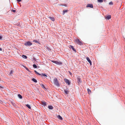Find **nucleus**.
Here are the masks:
<instances>
[{
  "label": "nucleus",
  "mask_w": 125,
  "mask_h": 125,
  "mask_svg": "<svg viewBox=\"0 0 125 125\" xmlns=\"http://www.w3.org/2000/svg\"><path fill=\"white\" fill-rule=\"evenodd\" d=\"M53 83L56 86H59V84L58 83V82L57 78H55L53 79Z\"/></svg>",
  "instance_id": "nucleus-1"
},
{
  "label": "nucleus",
  "mask_w": 125,
  "mask_h": 125,
  "mask_svg": "<svg viewBox=\"0 0 125 125\" xmlns=\"http://www.w3.org/2000/svg\"><path fill=\"white\" fill-rule=\"evenodd\" d=\"M75 43L80 45H82L83 43L81 41L79 40L78 39H77L74 40Z\"/></svg>",
  "instance_id": "nucleus-2"
},
{
  "label": "nucleus",
  "mask_w": 125,
  "mask_h": 125,
  "mask_svg": "<svg viewBox=\"0 0 125 125\" xmlns=\"http://www.w3.org/2000/svg\"><path fill=\"white\" fill-rule=\"evenodd\" d=\"M32 44V43L30 41H27L24 43V45L26 46H30Z\"/></svg>",
  "instance_id": "nucleus-3"
},
{
  "label": "nucleus",
  "mask_w": 125,
  "mask_h": 125,
  "mask_svg": "<svg viewBox=\"0 0 125 125\" xmlns=\"http://www.w3.org/2000/svg\"><path fill=\"white\" fill-rule=\"evenodd\" d=\"M64 82H65V83L67 84H68V85H70V82L69 80L67 79H64Z\"/></svg>",
  "instance_id": "nucleus-4"
},
{
  "label": "nucleus",
  "mask_w": 125,
  "mask_h": 125,
  "mask_svg": "<svg viewBox=\"0 0 125 125\" xmlns=\"http://www.w3.org/2000/svg\"><path fill=\"white\" fill-rule=\"evenodd\" d=\"M77 81L78 83L79 84L81 83L82 82V81H81V78L79 77L77 78Z\"/></svg>",
  "instance_id": "nucleus-5"
},
{
  "label": "nucleus",
  "mask_w": 125,
  "mask_h": 125,
  "mask_svg": "<svg viewBox=\"0 0 125 125\" xmlns=\"http://www.w3.org/2000/svg\"><path fill=\"white\" fill-rule=\"evenodd\" d=\"M86 59L90 63V65H92V62L90 60V59L88 57H87L86 58Z\"/></svg>",
  "instance_id": "nucleus-6"
},
{
  "label": "nucleus",
  "mask_w": 125,
  "mask_h": 125,
  "mask_svg": "<svg viewBox=\"0 0 125 125\" xmlns=\"http://www.w3.org/2000/svg\"><path fill=\"white\" fill-rule=\"evenodd\" d=\"M105 19L108 20L111 19V16L110 15H108L105 16Z\"/></svg>",
  "instance_id": "nucleus-7"
},
{
  "label": "nucleus",
  "mask_w": 125,
  "mask_h": 125,
  "mask_svg": "<svg viewBox=\"0 0 125 125\" xmlns=\"http://www.w3.org/2000/svg\"><path fill=\"white\" fill-rule=\"evenodd\" d=\"M86 7H89L91 8H93V6L92 4H88L86 6Z\"/></svg>",
  "instance_id": "nucleus-8"
},
{
  "label": "nucleus",
  "mask_w": 125,
  "mask_h": 125,
  "mask_svg": "<svg viewBox=\"0 0 125 125\" xmlns=\"http://www.w3.org/2000/svg\"><path fill=\"white\" fill-rule=\"evenodd\" d=\"M41 104L44 106H46L47 105V103L44 101H42Z\"/></svg>",
  "instance_id": "nucleus-9"
},
{
  "label": "nucleus",
  "mask_w": 125,
  "mask_h": 125,
  "mask_svg": "<svg viewBox=\"0 0 125 125\" xmlns=\"http://www.w3.org/2000/svg\"><path fill=\"white\" fill-rule=\"evenodd\" d=\"M48 18L52 21H55V19L53 17H49Z\"/></svg>",
  "instance_id": "nucleus-10"
},
{
  "label": "nucleus",
  "mask_w": 125,
  "mask_h": 125,
  "mask_svg": "<svg viewBox=\"0 0 125 125\" xmlns=\"http://www.w3.org/2000/svg\"><path fill=\"white\" fill-rule=\"evenodd\" d=\"M70 48H71L72 49L74 52H76V51L75 49L74 48V47L70 45Z\"/></svg>",
  "instance_id": "nucleus-11"
},
{
  "label": "nucleus",
  "mask_w": 125,
  "mask_h": 125,
  "mask_svg": "<svg viewBox=\"0 0 125 125\" xmlns=\"http://www.w3.org/2000/svg\"><path fill=\"white\" fill-rule=\"evenodd\" d=\"M62 62H60V61H57V64L58 65H61L62 64Z\"/></svg>",
  "instance_id": "nucleus-12"
},
{
  "label": "nucleus",
  "mask_w": 125,
  "mask_h": 125,
  "mask_svg": "<svg viewBox=\"0 0 125 125\" xmlns=\"http://www.w3.org/2000/svg\"><path fill=\"white\" fill-rule=\"evenodd\" d=\"M48 107L50 109H53V107L51 105H49Z\"/></svg>",
  "instance_id": "nucleus-13"
},
{
  "label": "nucleus",
  "mask_w": 125,
  "mask_h": 125,
  "mask_svg": "<svg viewBox=\"0 0 125 125\" xmlns=\"http://www.w3.org/2000/svg\"><path fill=\"white\" fill-rule=\"evenodd\" d=\"M64 92L65 94H69V91L67 90H64Z\"/></svg>",
  "instance_id": "nucleus-14"
},
{
  "label": "nucleus",
  "mask_w": 125,
  "mask_h": 125,
  "mask_svg": "<svg viewBox=\"0 0 125 125\" xmlns=\"http://www.w3.org/2000/svg\"><path fill=\"white\" fill-rule=\"evenodd\" d=\"M68 11V10H63V13L62 14L63 15H64L65 13L67 12Z\"/></svg>",
  "instance_id": "nucleus-15"
},
{
  "label": "nucleus",
  "mask_w": 125,
  "mask_h": 125,
  "mask_svg": "<svg viewBox=\"0 0 125 125\" xmlns=\"http://www.w3.org/2000/svg\"><path fill=\"white\" fill-rule=\"evenodd\" d=\"M26 105L29 109H31V107L30 105H29L28 104H27Z\"/></svg>",
  "instance_id": "nucleus-16"
},
{
  "label": "nucleus",
  "mask_w": 125,
  "mask_h": 125,
  "mask_svg": "<svg viewBox=\"0 0 125 125\" xmlns=\"http://www.w3.org/2000/svg\"><path fill=\"white\" fill-rule=\"evenodd\" d=\"M58 117L59 119H60L61 120H62V117L60 115H58Z\"/></svg>",
  "instance_id": "nucleus-17"
},
{
  "label": "nucleus",
  "mask_w": 125,
  "mask_h": 125,
  "mask_svg": "<svg viewBox=\"0 0 125 125\" xmlns=\"http://www.w3.org/2000/svg\"><path fill=\"white\" fill-rule=\"evenodd\" d=\"M32 81H33V82H34L35 83H37V80L36 79H35L34 78L32 79Z\"/></svg>",
  "instance_id": "nucleus-18"
},
{
  "label": "nucleus",
  "mask_w": 125,
  "mask_h": 125,
  "mask_svg": "<svg viewBox=\"0 0 125 125\" xmlns=\"http://www.w3.org/2000/svg\"><path fill=\"white\" fill-rule=\"evenodd\" d=\"M22 57L23 58L25 59H26L27 58V57L26 56L24 55H22Z\"/></svg>",
  "instance_id": "nucleus-19"
},
{
  "label": "nucleus",
  "mask_w": 125,
  "mask_h": 125,
  "mask_svg": "<svg viewBox=\"0 0 125 125\" xmlns=\"http://www.w3.org/2000/svg\"><path fill=\"white\" fill-rule=\"evenodd\" d=\"M18 96L20 99H22V96L20 94H18Z\"/></svg>",
  "instance_id": "nucleus-20"
},
{
  "label": "nucleus",
  "mask_w": 125,
  "mask_h": 125,
  "mask_svg": "<svg viewBox=\"0 0 125 125\" xmlns=\"http://www.w3.org/2000/svg\"><path fill=\"white\" fill-rule=\"evenodd\" d=\"M57 61H53V60L51 61V62H53V63H55V64H57Z\"/></svg>",
  "instance_id": "nucleus-21"
},
{
  "label": "nucleus",
  "mask_w": 125,
  "mask_h": 125,
  "mask_svg": "<svg viewBox=\"0 0 125 125\" xmlns=\"http://www.w3.org/2000/svg\"><path fill=\"white\" fill-rule=\"evenodd\" d=\"M33 67L35 68H37V65L35 64H33Z\"/></svg>",
  "instance_id": "nucleus-22"
},
{
  "label": "nucleus",
  "mask_w": 125,
  "mask_h": 125,
  "mask_svg": "<svg viewBox=\"0 0 125 125\" xmlns=\"http://www.w3.org/2000/svg\"><path fill=\"white\" fill-rule=\"evenodd\" d=\"M34 72L36 73H37L39 75H41V74L37 72L36 71L34 70Z\"/></svg>",
  "instance_id": "nucleus-23"
},
{
  "label": "nucleus",
  "mask_w": 125,
  "mask_h": 125,
  "mask_svg": "<svg viewBox=\"0 0 125 125\" xmlns=\"http://www.w3.org/2000/svg\"><path fill=\"white\" fill-rule=\"evenodd\" d=\"M97 0L98 2H102L103 1V0Z\"/></svg>",
  "instance_id": "nucleus-24"
},
{
  "label": "nucleus",
  "mask_w": 125,
  "mask_h": 125,
  "mask_svg": "<svg viewBox=\"0 0 125 125\" xmlns=\"http://www.w3.org/2000/svg\"><path fill=\"white\" fill-rule=\"evenodd\" d=\"M41 86L43 88H45V87H44V85L43 84H42L41 85Z\"/></svg>",
  "instance_id": "nucleus-25"
},
{
  "label": "nucleus",
  "mask_w": 125,
  "mask_h": 125,
  "mask_svg": "<svg viewBox=\"0 0 125 125\" xmlns=\"http://www.w3.org/2000/svg\"><path fill=\"white\" fill-rule=\"evenodd\" d=\"M11 11L12 12H13L14 13L15 12H16V10H11Z\"/></svg>",
  "instance_id": "nucleus-26"
},
{
  "label": "nucleus",
  "mask_w": 125,
  "mask_h": 125,
  "mask_svg": "<svg viewBox=\"0 0 125 125\" xmlns=\"http://www.w3.org/2000/svg\"><path fill=\"white\" fill-rule=\"evenodd\" d=\"M33 42H35V43H38V41L36 40H34L33 41Z\"/></svg>",
  "instance_id": "nucleus-27"
},
{
  "label": "nucleus",
  "mask_w": 125,
  "mask_h": 125,
  "mask_svg": "<svg viewBox=\"0 0 125 125\" xmlns=\"http://www.w3.org/2000/svg\"><path fill=\"white\" fill-rule=\"evenodd\" d=\"M42 75L43 76H45V77H47V75L46 74H45L42 73Z\"/></svg>",
  "instance_id": "nucleus-28"
},
{
  "label": "nucleus",
  "mask_w": 125,
  "mask_h": 125,
  "mask_svg": "<svg viewBox=\"0 0 125 125\" xmlns=\"http://www.w3.org/2000/svg\"><path fill=\"white\" fill-rule=\"evenodd\" d=\"M34 12V11H30V15H33V14H31V13L32 12Z\"/></svg>",
  "instance_id": "nucleus-29"
},
{
  "label": "nucleus",
  "mask_w": 125,
  "mask_h": 125,
  "mask_svg": "<svg viewBox=\"0 0 125 125\" xmlns=\"http://www.w3.org/2000/svg\"><path fill=\"white\" fill-rule=\"evenodd\" d=\"M87 91H88V92H91V91L89 88H88Z\"/></svg>",
  "instance_id": "nucleus-30"
},
{
  "label": "nucleus",
  "mask_w": 125,
  "mask_h": 125,
  "mask_svg": "<svg viewBox=\"0 0 125 125\" xmlns=\"http://www.w3.org/2000/svg\"><path fill=\"white\" fill-rule=\"evenodd\" d=\"M12 105H13V106H15V104L14 103H12Z\"/></svg>",
  "instance_id": "nucleus-31"
},
{
  "label": "nucleus",
  "mask_w": 125,
  "mask_h": 125,
  "mask_svg": "<svg viewBox=\"0 0 125 125\" xmlns=\"http://www.w3.org/2000/svg\"><path fill=\"white\" fill-rule=\"evenodd\" d=\"M109 4L110 5H112L113 4V3L112 2H110L109 3Z\"/></svg>",
  "instance_id": "nucleus-32"
},
{
  "label": "nucleus",
  "mask_w": 125,
  "mask_h": 125,
  "mask_svg": "<svg viewBox=\"0 0 125 125\" xmlns=\"http://www.w3.org/2000/svg\"><path fill=\"white\" fill-rule=\"evenodd\" d=\"M25 68L26 69V70H27L29 72V69H28V68L27 67H26Z\"/></svg>",
  "instance_id": "nucleus-33"
},
{
  "label": "nucleus",
  "mask_w": 125,
  "mask_h": 125,
  "mask_svg": "<svg viewBox=\"0 0 125 125\" xmlns=\"http://www.w3.org/2000/svg\"><path fill=\"white\" fill-rule=\"evenodd\" d=\"M21 0H17V1L18 2H21Z\"/></svg>",
  "instance_id": "nucleus-34"
},
{
  "label": "nucleus",
  "mask_w": 125,
  "mask_h": 125,
  "mask_svg": "<svg viewBox=\"0 0 125 125\" xmlns=\"http://www.w3.org/2000/svg\"><path fill=\"white\" fill-rule=\"evenodd\" d=\"M12 70H11L10 72V74H12Z\"/></svg>",
  "instance_id": "nucleus-35"
},
{
  "label": "nucleus",
  "mask_w": 125,
  "mask_h": 125,
  "mask_svg": "<svg viewBox=\"0 0 125 125\" xmlns=\"http://www.w3.org/2000/svg\"><path fill=\"white\" fill-rule=\"evenodd\" d=\"M69 74H70L71 75H72V73L70 72H69Z\"/></svg>",
  "instance_id": "nucleus-36"
},
{
  "label": "nucleus",
  "mask_w": 125,
  "mask_h": 125,
  "mask_svg": "<svg viewBox=\"0 0 125 125\" xmlns=\"http://www.w3.org/2000/svg\"><path fill=\"white\" fill-rule=\"evenodd\" d=\"M2 38V36H0V40H1Z\"/></svg>",
  "instance_id": "nucleus-37"
},
{
  "label": "nucleus",
  "mask_w": 125,
  "mask_h": 125,
  "mask_svg": "<svg viewBox=\"0 0 125 125\" xmlns=\"http://www.w3.org/2000/svg\"><path fill=\"white\" fill-rule=\"evenodd\" d=\"M2 50V49L1 48H0V51H1Z\"/></svg>",
  "instance_id": "nucleus-38"
},
{
  "label": "nucleus",
  "mask_w": 125,
  "mask_h": 125,
  "mask_svg": "<svg viewBox=\"0 0 125 125\" xmlns=\"http://www.w3.org/2000/svg\"><path fill=\"white\" fill-rule=\"evenodd\" d=\"M0 88H3V87L1 86H0Z\"/></svg>",
  "instance_id": "nucleus-39"
},
{
  "label": "nucleus",
  "mask_w": 125,
  "mask_h": 125,
  "mask_svg": "<svg viewBox=\"0 0 125 125\" xmlns=\"http://www.w3.org/2000/svg\"><path fill=\"white\" fill-rule=\"evenodd\" d=\"M1 78H0V81L1 80Z\"/></svg>",
  "instance_id": "nucleus-40"
},
{
  "label": "nucleus",
  "mask_w": 125,
  "mask_h": 125,
  "mask_svg": "<svg viewBox=\"0 0 125 125\" xmlns=\"http://www.w3.org/2000/svg\"><path fill=\"white\" fill-rule=\"evenodd\" d=\"M65 6H67V5H65Z\"/></svg>",
  "instance_id": "nucleus-41"
}]
</instances>
